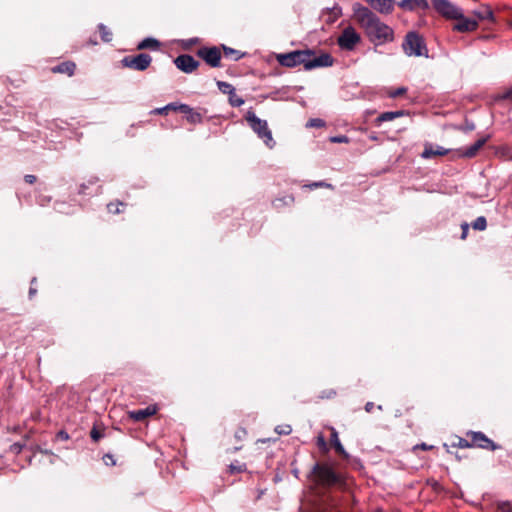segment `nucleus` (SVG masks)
Returning a JSON list of instances; mask_svg holds the SVG:
<instances>
[{"label": "nucleus", "mask_w": 512, "mask_h": 512, "mask_svg": "<svg viewBox=\"0 0 512 512\" xmlns=\"http://www.w3.org/2000/svg\"><path fill=\"white\" fill-rule=\"evenodd\" d=\"M353 12L371 43L379 46L394 41V30L382 22L369 8L355 3Z\"/></svg>", "instance_id": "1"}, {"label": "nucleus", "mask_w": 512, "mask_h": 512, "mask_svg": "<svg viewBox=\"0 0 512 512\" xmlns=\"http://www.w3.org/2000/svg\"><path fill=\"white\" fill-rule=\"evenodd\" d=\"M275 59L279 65L294 68L303 65L306 71L316 68L330 67L334 63L333 57L326 52L317 54L312 49L294 50L288 53H278Z\"/></svg>", "instance_id": "2"}, {"label": "nucleus", "mask_w": 512, "mask_h": 512, "mask_svg": "<svg viewBox=\"0 0 512 512\" xmlns=\"http://www.w3.org/2000/svg\"><path fill=\"white\" fill-rule=\"evenodd\" d=\"M317 482L324 487L342 486L345 484V476L336 472L327 463H317L313 468Z\"/></svg>", "instance_id": "3"}, {"label": "nucleus", "mask_w": 512, "mask_h": 512, "mask_svg": "<svg viewBox=\"0 0 512 512\" xmlns=\"http://www.w3.org/2000/svg\"><path fill=\"white\" fill-rule=\"evenodd\" d=\"M245 120L252 131L258 136V138L263 140L268 148L272 149L275 146L276 143L266 120L257 117L252 109L246 112Z\"/></svg>", "instance_id": "4"}, {"label": "nucleus", "mask_w": 512, "mask_h": 512, "mask_svg": "<svg viewBox=\"0 0 512 512\" xmlns=\"http://www.w3.org/2000/svg\"><path fill=\"white\" fill-rule=\"evenodd\" d=\"M403 51L408 56L428 57V49L424 38L415 31H410L406 34L402 43Z\"/></svg>", "instance_id": "5"}, {"label": "nucleus", "mask_w": 512, "mask_h": 512, "mask_svg": "<svg viewBox=\"0 0 512 512\" xmlns=\"http://www.w3.org/2000/svg\"><path fill=\"white\" fill-rule=\"evenodd\" d=\"M152 62V57L147 53L137 55H128L121 60V64L125 68L136 71H145Z\"/></svg>", "instance_id": "6"}, {"label": "nucleus", "mask_w": 512, "mask_h": 512, "mask_svg": "<svg viewBox=\"0 0 512 512\" xmlns=\"http://www.w3.org/2000/svg\"><path fill=\"white\" fill-rule=\"evenodd\" d=\"M361 37L352 26L344 28L337 39L338 46L347 51H352L360 42Z\"/></svg>", "instance_id": "7"}, {"label": "nucleus", "mask_w": 512, "mask_h": 512, "mask_svg": "<svg viewBox=\"0 0 512 512\" xmlns=\"http://www.w3.org/2000/svg\"><path fill=\"white\" fill-rule=\"evenodd\" d=\"M466 436L471 440V448H481L488 451L499 449L500 446L495 444L490 438L480 431H468Z\"/></svg>", "instance_id": "8"}, {"label": "nucleus", "mask_w": 512, "mask_h": 512, "mask_svg": "<svg viewBox=\"0 0 512 512\" xmlns=\"http://www.w3.org/2000/svg\"><path fill=\"white\" fill-rule=\"evenodd\" d=\"M197 56L205 61L207 65L213 68L221 66V50L216 47H201L197 51Z\"/></svg>", "instance_id": "9"}, {"label": "nucleus", "mask_w": 512, "mask_h": 512, "mask_svg": "<svg viewBox=\"0 0 512 512\" xmlns=\"http://www.w3.org/2000/svg\"><path fill=\"white\" fill-rule=\"evenodd\" d=\"M435 10L447 19H453L461 16V8L451 3L449 0H432Z\"/></svg>", "instance_id": "10"}, {"label": "nucleus", "mask_w": 512, "mask_h": 512, "mask_svg": "<svg viewBox=\"0 0 512 512\" xmlns=\"http://www.w3.org/2000/svg\"><path fill=\"white\" fill-rule=\"evenodd\" d=\"M174 64L184 73H192L200 65L199 61L195 60L194 57L189 54L179 55L175 58Z\"/></svg>", "instance_id": "11"}, {"label": "nucleus", "mask_w": 512, "mask_h": 512, "mask_svg": "<svg viewBox=\"0 0 512 512\" xmlns=\"http://www.w3.org/2000/svg\"><path fill=\"white\" fill-rule=\"evenodd\" d=\"M454 20H457V23L454 24L453 30L464 33V32H472L478 28V21L475 19H471L465 17L463 15V11L461 10V16L455 17Z\"/></svg>", "instance_id": "12"}, {"label": "nucleus", "mask_w": 512, "mask_h": 512, "mask_svg": "<svg viewBox=\"0 0 512 512\" xmlns=\"http://www.w3.org/2000/svg\"><path fill=\"white\" fill-rule=\"evenodd\" d=\"M449 153V150L442 146H434L431 143H426L424 145V150L421 153V157L423 159H431L436 156H445Z\"/></svg>", "instance_id": "13"}, {"label": "nucleus", "mask_w": 512, "mask_h": 512, "mask_svg": "<svg viewBox=\"0 0 512 512\" xmlns=\"http://www.w3.org/2000/svg\"><path fill=\"white\" fill-rule=\"evenodd\" d=\"M157 408L155 406H148L144 409L134 410L129 412V417L137 422L145 420L147 417L156 414Z\"/></svg>", "instance_id": "14"}, {"label": "nucleus", "mask_w": 512, "mask_h": 512, "mask_svg": "<svg viewBox=\"0 0 512 512\" xmlns=\"http://www.w3.org/2000/svg\"><path fill=\"white\" fill-rule=\"evenodd\" d=\"M375 10L388 14L393 10L394 0H366Z\"/></svg>", "instance_id": "15"}, {"label": "nucleus", "mask_w": 512, "mask_h": 512, "mask_svg": "<svg viewBox=\"0 0 512 512\" xmlns=\"http://www.w3.org/2000/svg\"><path fill=\"white\" fill-rule=\"evenodd\" d=\"M486 141H487V138L478 139L471 146H469L466 149L462 150L460 152V156L464 157V158H472V157H474L478 153V151L484 146Z\"/></svg>", "instance_id": "16"}, {"label": "nucleus", "mask_w": 512, "mask_h": 512, "mask_svg": "<svg viewBox=\"0 0 512 512\" xmlns=\"http://www.w3.org/2000/svg\"><path fill=\"white\" fill-rule=\"evenodd\" d=\"M331 430V438H330V441H331V444L333 445V447L335 448V451L341 455L344 459H349V454L345 451L343 445L341 444L340 440H339V436H338V432L336 431V429L334 427H331L330 428Z\"/></svg>", "instance_id": "17"}, {"label": "nucleus", "mask_w": 512, "mask_h": 512, "mask_svg": "<svg viewBox=\"0 0 512 512\" xmlns=\"http://www.w3.org/2000/svg\"><path fill=\"white\" fill-rule=\"evenodd\" d=\"M76 65L72 61H65L62 62L54 67L51 68V71L53 73H61V74H67L68 76H72L75 72Z\"/></svg>", "instance_id": "18"}, {"label": "nucleus", "mask_w": 512, "mask_h": 512, "mask_svg": "<svg viewBox=\"0 0 512 512\" xmlns=\"http://www.w3.org/2000/svg\"><path fill=\"white\" fill-rule=\"evenodd\" d=\"M187 122L196 125L203 122V115L201 112L194 110L192 107L187 105V109L183 111Z\"/></svg>", "instance_id": "19"}, {"label": "nucleus", "mask_w": 512, "mask_h": 512, "mask_svg": "<svg viewBox=\"0 0 512 512\" xmlns=\"http://www.w3.org/2000/svg\"><path fill=\"white\" fill-rule=\"evenodd\" d=\"M405 114L406 112L404 110L383 112L376 118V123L381 124L383 122L392 121L404 116Z\"/></svg>", "instance_id": "20"}, {"label": "nucleus", "mask_w": 512, "mask_h": 512, "mask_svg": "<svg viewBox=\"0 0 512 512\" xmlns=\"http://www.w3.org/2000/svg\"><path fill=\"white\" fill-rule=\"evenodd\" d=\"M161 43L152 37H147L140 41L137 45L138 50H145V49H151V50H158L160 48Z\"/></svg>", "instance_id": "21"}, {"label": "nucleus", "mask_w": 512, "mask_h": 512, "mask_svg": "<svg viewBox=\"0 0 512 512\" xmlns=\"http://www.w3.org/2000/svg\"><path fill=\"white\" fill-rule=\"evenodd\" d=\"M473 14L479 19V20H493V11L490 7L485 6L481 7L478 10H474Z\"/></svg>", "instance_id": "22"}, {"label": "nucleus", "mask_w": 512, "mask_h": 512, "mask_svg": "<svg viewBox=\"0 0 512 512\" xmlns=\"http://www.w3.org/2000/svg\"><path fill=\"white\" fill-rule=\"evenodd\" d=\"M222 48H223L224 56L226 58H230V59H233L235 61L240 60L245 55V53H243V52H241L239 50L233 49L231 47H227L225 45H223Z\"/></svg>", "instance_id": "23"}, {"label": "nucleus", "mask_w": 512, "mask_h": 512, "mask_svg": "<svg viewBox=\"0 0 512 512\" xmlns=\"http://www.w3.org/2000/svg\"><path fill=\"white\" fill-rule=\"evenodd\" d=\"M125 204L121 201H113L107 204V210L111 214H119L123 212Z\"/></svg>", "instance_id": "24"}, {"label": "nucleus", "mask_w": 512, "mask_h": 512, "mask_svg": "<svg viewBox=\"0 0 512 512\" xmlns=\"http://www.w3.org/2000/svg\"><path fill=\"white\" fill-rule=\"evenodd\" d=\"M98 30L102 41L110 42L112 40V32L104 24H99Z\"/></svg>", "instance_id": "25"}, {"label": "nucleus", "mask_w": 512, "mask_h": 512, "mask_svg": "<svg viewBox=\"0 0 512 512\" xmlns=\"http://www.w3.org/2000/svg\"><path fill=\"white\" fill-rule=\"evenodd\" d=\"M472 227L473 229L475 230H479V231H483L486 229L487 227V220L484 216H479L477 217L473 223H472Z\"/></svg>", "instance_id": "26"}, {"label": "nucleus", "mask_w": 512, "mask_h": 512, "mask_svg": "<svg viewBox=\"0 0 512 512\" xmlns=\"http://www.w3.org/2000/svg\"><path fill=\"white\" fill-rule=\"evenodd\" d=\"M229 96V103L232 107H240L244 104V99L236 94V91L232 92Z\"/></svg>", "instance_id": "27"}, {"label": "nucleus", "mask_w": 512, "mask_h": 512, "mask_svg": "<svg viewBox=\"0 0 512 512\" xmlns=\"http://www.w3.org/2000/svg\"><path fill=\"white\" fill-rule=\"evenodd\" d=\"M452 447L471 448V440L467 436L466 438L457 437L456 442L452 443Z\"/></svg>", "instance_id": "28"}, {"label": "nucleus", "mask_w": 512, "mask_h": 512, "mask_svg": "<svg viewBox=\"0 0 512 512\" xmlns=\"http://www.w3.org/2000/svg\"><path fill=\"white\" fill-rule=\"evenodd\" d=\"M217 86H218V89L224 93V94H228L230 95L232 92H234V87L233 85H231L230 83L228 82H224V81H218L217 82Z\"/></svg>", "instance_id": "29"}, {"label": "nucleus", "mask_w": 512, "mask_h": 512, "mask_svg": "<svg viewBox=\"0 0 512 512\" xmlns=\"http://www.w3.org/2000/svg\"><path fill=\"white\" fill-rule=\"evenodd\" d=\"M167 108L169 111L183 113V111L185 109H187V104L179 103V102H171V103L167 104Z\"/></svg>", "instance_id": "30"}, {"label": "nucleus", "mask_w": 512, "mask_h": 512, "mask_svg": "<svg viewBox=\"0 0 512 512\" xmlns=\"http://www.w3.org/2000/svg\"><path fill=\"white\" fill-rule=\"evenodd\" d=\"M495 512H512V504L510 502H500L497 504Z\"/></svg>", "instance_id": "31"}, {"label": "nucleus", "mask_w": 512, "mask_h": 512, "mask_svg": "<svg viewBox=\"0 0 512 512\" xmlns=\"http://www.w3.org/2000/svg\"><path fill=\"white\" fill-rule=\"evenodd\" d=\"M316 444L321 451H323V452L328 451L327 442L325 440V437L322 434L318 435Z\"/></svg>", "instance_id": "32"}, {"label": "nucleus", "mask_w": 512, "mask_h": 512, "mask_svg": "<svg viewBox=\"0 0 512 512\" xmlns=\"http://www.w3.org/2000/svg\"><path fill=\"white\" fill-rule=\"evenodd\" d=\"M307 187L310 189L322 188V187L330 188V189L333 188L331 184L326 183L324 181L312 182V183L308 184Z\"/></svg>", "instance_id": "33"}, {"label": "nucleus", "mask_w": 512, "mask_h": 512, "mask_svg": "<svg viewBox=\"0 0 512 512\" xmlns=\"http://www.w3.org/2000/svg\"><path fill=\"white\" fill-rule=\"evenodd\" d=\"M102 459H103L104 464L107 466H115L116 465V459H115L114 455L111 453H106Z\"/></svg>", "instance_id": "34"}, {"label": "nucleus", "mask_w": 512, "mask_h": 512, "mask_svg": "<svg viewBox=\"0 0 512 512\" xmlns=\"http://www.w3.org/2000/svg\"><path fill=\"white\" fill-rule=\"evenodd\" d=\"M245 470H246V467L244 464H231L229 466V471L231 474L241 473Z\"/></svg>", "instance_id": "35"}, {"label": "nucleus", "mask_w": 512, "mask_h": 512, "mask_svg": "<svg viewBox=\"0 0 512 512\" xmlns=\"http://www.w3.org/2000/svg\"><path fill=\"white\" fill-rule=\"evenodd\" d=\"M307 126L321 128L325 126V122L319 118L310 119L307 123Z\"/></svg>", "instance_id": "36"}, {"label": "nucleus", "mask_w": 512, "mask_h": 512, "mask_svg": "<svg viewBox=\"0 0 512 512\" xmlns=\"http://www.w3.org/2000/svg\"><path fill=\"white\" fill-rule=\"evenodd\" d=\"M399 7H401L402 9H406V10H413V9H415V5L413 3V0H402L399 3Z\"/></svg>", "instance_id": "37"}, {"label": "nucleus", "mask_w": 512, "mask_h": 512, "mask_svg": "<svg viewBox=\"0 0 512 512\" xmlns=\"http://www.w3.org/2000/svg\"><path fill=\"white\" fill-rule=\"evenodd\" d=\"M293 201H294V197L288 196V197L276 199L273 202V205L278 208V207H280V203L287 204L288 202H293Z\"/></svg>", "instance_id": "38"}, {"label": "nucleus", "mask_w": 512, "mask_h": 512, "mask_svg": "<svg viewBox=\"0 0 512 512\" xmlns=\"http://www.w3.org/2000/svg\"><path fill=\"white\" fill-rule=\"evenodd\" d=\"M90 437L93 441L97 442L103 437V433H101L97 428L93 427L90 432Z\"/></svg>", "instance_id": "39"}, {"label": "nucleus", "mask_w": 512, "mask_h": 512, "mask_svg": "<svg viewBox=\"0 0 512 512\" xmlns=\"http://www.w3.org/2000/svg\"><path fill=\"white\" fill-rule=\"evenodd\" d=\"M406 91H407V88H405V87H399V88H397V89H395V90L391 91V92L389 93V96H390V97H392V98H397V97H399V96L403 95L404 93H406Z\"/></svg>", "instance_id": "40"}, {"label": "nucleus", "mask_w": 512, "mask_h": 512, "mask_svg": "<svg viewBox=\"0 0 512 512\" xmlns=\"http://www.w3.org/2000/svg\"><path fill=\"white\" fill-rule=\"evenodd\" d=\"M169 112L168 108H167V105H165L164 107H160V108H155L153 109L150 114H153V115H167Z\"/></svg>", "instance_id": "41"}, {"label": "nucleus", "mask_w": 512, "mask_h": 512, "mask_svg": "<svg viewBox=\"0 0 512 512\" xmlns=\"http://www.w3.org/2000/svg\"><path fill=\"white\" fill-rule=\"evenodd\" d=\"M413 3L415 8L427 9L429 6L427 0H413Z\"/></svg>", "instance_id": "42"}, {"label": "nucleus", "mask_w": 512, "mask_h": 512, "mask_svg": "<svg viewBox=\"0 0 512 512\" xmlns=\"http://www.w3.org/2000/svg\"><path fill=\"white\" fill-rule=\"evenodd\" d=\"M24 447V444L14 443L11 445L10 450L16 454H19Z\"/></svg>", "instance_id": "43"}, {"label": "nucleus", "mask_w": 512, "mask_h": 512, "mask_svg": "<svg viewBox=\"0 0 512 512\" xmlns=\"http://www.w3.org/2000/svg\"><path fill=\"white\" fill-rule=\"evenodd\" d=\"M331 141L333 143H347L348 138H347V136L341 135V136L332 137Z\"/></svg>", "instance_id": "44"}, {"label": "nucleus", "mask_w": 512, "mask_h": 512, "mask_svg": "<svg viewBox=\"0 0 512 512\" xmlns=\"http://www.w3.org/2000/svg\"><path fill=\"white\" fill-rule=\"evenodd\" d=\"M461 228H462L461 239H466L468 230H469V225L467 223H463L461 225Z\"/></svg>", "instance_id": "45"}, {"label": "nucleus", "mask_w": 512, "mask_h": 512, "mask_svg": "<svg viewBox=\"0 0 512 512\" xmlns=\"http://www.w3.org/2000/svg\"><path fill=\"white\" fill-rule=\"evenodd\" d=\"M24 180L28 184H34L36 182V176L27 174L25 175Z\"/></svg>", "instance_id": "46"}, {"label": "nucleus", "mask_w": 512, "mask_h": 512, "mask_svg": "<svg viewBox=\"0 0 512 512\" xmlns=\"http://www.w3.org/2000/svg\"><path fill=\"white\" fill-rule=\"evenodd\" d=\"M418 448H420V449H422V450H430V449H432V448H433V446H429V445H427L426 443H421V444H417V445L414 447V449H418Z\"/></svg>", "instance_id": "47"}, {"label": "nucleus", "mask_w": 512, "mask_h": 512, "mask_svg": "<svg viewBox=\"0 0 512 512\" xmlns=\"http://www.w3.org/2000/svg\"><path fill=\"white\" fill-rule=\"evenodd\" d=\"M373 408H374V403L373 402H367L365 404V411L366 412L371 413Z\"/></svg>", "instance_id": "48"}, {"label": "nucleus", "mask_w": 512, "mask_h": 512, "mask_svg": "<svg viewBox=\"0 0 512 512\" xmlns=\"http://www.w3.org/2000/svg\"><path fill=\"white\" fill-rule=\"evenodd\" d=\"M87 188H88L87 184H85V183L81 184L80 187H79L78 193L79 194H85Z\"/></svg>", "instance_id": "49"}, {"label": "nucleus", "mask_w": 512, "mask_h": 512, "mask_svg": "<svg viewBox=\"0 0 512 512\" xmlns=\"http://www.w3.org/2000/svg\"><path fill=\"white\" fill-rule=\"evenodd\" d=\"M99 181L98 177L96 176H91L89 179H88V184L89 185H94L96 184L97 182Z\"/></svg>", "instance_id": "50"}, {"label": "nucleus", "mask_w": 512, "mask_h": 512, "mask_svg": "<svg viewBox=\"0 0 512 512\" xmlns=\"http://www.w3.org/2000/svg\"><path fill=\"white\" fill-rule=\"evenodd\" d=\"M37 293V290L33 287H30L29 289V297L32 298L33 296H35Z\"/></svg>", "instance_id": "51"}, {"label": "nucleus", "mask_w": 512, "mask_h": 512, "mask_svg": "<svg viewBox=\"0 0 512 512\" xmlns=\"http://www.w3.org/2000/svg\"><path fill=\"white\" fill-rule=\"evenodd\" d=\"M333 11L334 13L338 16V15H341V9L339 7H334L333 8Z\"/></svg>", "instance_id": "52"}, {"label": "nucleus", "mask_w": 512, "mask_h": 512, "mask_svg": "<svg viewBox=\"0 0 512 512\" xmlns=\"http://www.w3.org/2000/svg\"><path fill=\"white\" fill-rule=\"evenodd\" d=\"M59 436H60L61 438H63V439H68V434H67L66 432L61 431V432L59 433Z\"/></svg>", "instance_id": "53"}, {"label": "nucleus", "mask_w": 512, "mask_h": 512, "mask_svg": "<svg viewBox=\"0 0 512 512\" xmlns=\"http://www.w3.org/2000/svg\"><path fill=\"white\" fill-rule=\"evenodd\" d=\"M89 44H91V45H96V44H97V41H96V40H93V39H90V40H89Z\"/></svg>", "instance_id": "54"}, {"label": "nucleus", "mask_w": 512, "mask_h": 512, "mask_svg": "<svg viewBox=\"0 0 512 512\" xmlns=\"http://www.w3.org/2000/svg\"><path fill=\"white\" fill-rule=\"evenodd\" d=\"M287 428H288V430L284 432L285 434H289V433H290V431H291V429H290V427H289V426H288Z\"/></svg>", "instance_id": "55"}, {"label": "nucleus", "mask_w": 512, "mask_h": 512, "mask_svg": "<svg viewBox=\"0 0 512 512\" xmlns=\"http://www.w3.org/2000/svg\"><path fill=\"white\" fill-rule=\"evenodd\" d=\"M375 512H384V511H383V510H381V509H378V510H376Z\"/></svg>", "instance_id": "56"}]
</instances>
